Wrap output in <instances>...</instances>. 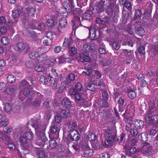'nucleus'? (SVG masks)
Segmentation results:
<instances>
[{
	"mask_svg": "<svg viewBox=\"0 0 158 158\" xmlns=\"http://www.w3.org/2000/svg\"><path fill=\"white\" fill-rule=\"evenodd\" d=\"M105 2V0H99L92 8V12L94 14L99 15L105 10L108 15H112L114 12L118 11V6L115 2H110L108 4H106V6L104 9Z\"/></svg>",
	"mask_w": 158,
	"mask_h": 158,
	"instance_id": "1",
	"label": "nucleus"
},
{
	"mask_svg": "<svg viewBox=\"0 0 158 158\" xmlns=\"http://www.w3.org/2000/svg\"><path fill=\"white\" fill-rule=\"evenodd\" d=\"M68 94L71 97H74L76 102L80 103L81 105L86 104L87 101L82 97V93H79L74 88L69 89Z\"/></svg>",
	"mask_w": 158,
	"mask_h": 158,
	"instance_id": "2",
	"label": "nucleus"
},
{
	"mask_svg": "<svg viewBox=\"0 0 158 158\" xmlns=\"http://www.w3.org/2000/svg\"><path fill=\"white\" fill-rule=\"evenodd\" d=\"M21 90L20 95H19V98L22 101L24 99V98L23 97V96L20 95H23V96H25L28 99L31 100L35 96L36 94L35 92H38L33 90H30L28 88H25Z\"/></svg>",
	"mask_w": 158,
	"mask_h": 158,
	"instance_id": "3",
	"label": "nucleus"
},
{
	"mask_svg": "<svg viewBox=\"0 0 158 158\" xmlns=\"http://www.w3.org/2000/svg\"><path fill=\"white\" fill-rule=\"evenodd\" d=\"M36 11V9L33 7H28L26 8L22 15L23 21H27L31 19L35 15Z\"/></svg>",
	"mask_w": 158,
	"mask_h": 158,
	"instance_id": "4",
	"label": "nucleus"
},
{
	"mask_svg": "<svg viewBox=\"0 0 158 158\" xmlns=\"http://www.w3.org/2000/svg\"><path fill=\"white\" fill-rule=\"evenodd\" d=\"M45 130H44V131L36 132L37 138L36 141V144L40 146H43L45 142L47 141L48 139L45 135Z\"/></svg>",
	"mask_w": 158,
	"mask_h": 158,
	"instance_id": "5",
	"label": "nucleus"
},
{
	"mask_svg": "<svg viewBox=\"0 0 158 158\" xmlns=\"http://www.w3.org/2000/svg\"><path fill=\"white\" fill-rule=\"evenodd\" d=\"M158 110L156 106V104L154 100H151L148 103V110L146 114L151 115H157Z\"/></svg>",
	"mask_w": 158,
	"mask_h": 158,
	"instance_id": "6",
	"label": "nucleus"
},
{
	"mask_svg": "<svg viewBox=\"0 0 158 158\" xmlns=\"http://www.w3.org/2000/svg\"><path fill=\"white\" fill-rule=\"evenodd\" d=\"M32 125L35 128L36 132L44 131L46 128L45 126L42 124V121L40 119L34 120Z\"/></svg>",
	"mask_w": 158,
	"mask_h": 158,
	"instance_id": "7",
	"label": "nucleus"
},
{
	"mask_svg": "<svg viewBox=\"0 0 158 158\" xmlns=\"http://www.w3.org/2000/svg\"><path fill=\"white\" fill-rule=\"evenodd\" d=\"M146 122L151 125H155L157 122V115L144 114Z\"/></svg>",
	"mask_w": 158,
	"mask_h": 158,
	"instance_id": "8",
	"label": "nucleus"
},
{
	"mask_svg": "<svg viewBox=\"0 0 158 158\" xmlns=\"http://www.w3.org/2000/svg\"><path fill=\"white\" fill-rule=\"evenodd\" d=\"M49 76L51 78L49 81L50 85L52 86L53 89H56L57 88L58 81H60L61 80V78L62 76V75L60 74L59 77H58L57 78L53 77V76L52 75V74L50 73L49 74Z\"/></svg>",
	"mask_w": 158,
	"mask_h": 158,
	"instance_id": "9",
	"label": "nucleus"
},
{
	"mask_svg": "<svg viewBox=\"0 0 158 158\" xmlns=\"http://www.w3.org/2000/svg\"><path fill=\"white\" fill-rule=\"evenodd\" d=\"M116 136L110 132L107 133L106 135V139L105 143L108 146H112L113 144L116 142Z\"/></svg>",
	"mask_w": 158,
	"mask_h": 158,
	"instance_id": "10",
	"label": "nucleus"
},
{
	"mask_svg": "<svg viewBox=\"0 0 158 158\" xmlns=\"http://www.w3.org/2000/svg\"><path fill=\"white\" fill-rule=\"evenodd\" d=\"M89 54V53L83 52L78 55L76 58V60L81 62H88L91 60Z\"/></svg>",
	"mask_w": 158,
	"mask_h": 158,
	"instance_id": "11",
	"label": "nucleus"
},
{
	"mask_svg": "<svg viewBox=\"0 0 158 158\" xmlns=\"http://www.w3.org/2000/svg\"><path fill=\"white\" fill-rule=\"evenodd\" d=\"M80 135L79 132L75 130H71L68 135L67 138L70 139L71 141H77L80 138Z\"/></svg>",
	"mask_w": 158,
	"mask_h": 158,
	"instance_id": "12",
	"label": "nucleus"
},
{
	"mask_svg": "<svg viewBox=\"0 0 158 158\" xmlns=\"http://www.w3.org/2000/svg\"><path fill=\"white\" fill-rule=\"evenodd\" d=\"M35 93L36 94L35 95V100L32 102L31 104L34 106H38L40 104L41 101L43 99L44 96L39 92H35Z\"/></svg>",
	"mask_w": 158,
	"mask_h": 158,
	"instance_id": "13",
	"label": "nucleus"
},
{
	"mask_svg": "<svg viewBox=\"0 0 158 158\" xmlns=\"http://www.w3.org/2000/svg\"><path fill=\"white\" fill-rule=\"evenodd\" d=\"M16 47L18 50L20 52L26 51L28 50L29 48L27 44L22 42L18 43L16 45Z\"/></svg>",
	"mask_w": 158,
	"mask_h": 158,
	"instance_id": "14",
	"label": "nucleus"
},
{
	"mask_svg": "<svg viewBox=\"0 0 158 158\" xmlns=\"http://www.w3.org/2000/svg\"><path fill=\"white\" fill-rule=\"evenodd\" d=\"M49 146L52 148H55L57 147V148L58 149V150L59 152H60L63 151L62 148H63V147H62V145H57V142L54 139H52L50 140L49 141Z\"/></svg>",
	"mask_w": 158,
	"mask_h": 158,
	"instance_id": "15",
	"label": "nucleus"
},
{
	"mask_svg": "<svg viewBox=\"0 0 158 158\" xmlns=\"http://www.w3.org/2000/svg\"><path fill=\"white\" fill-rule=\"evenodd\" d=\"M74 88L79 93L82 92L85 93L86 92V89L84 88L82 84L79 82H77L75 83Z\"/></svg>",
	"mask_w": 158,
	"mask_h": 158,
	"instance_id": "16",
	"label": "nucleus"
},
{
	"mask_svg": "<svg viewBox=\"0 0 158 158\" xmlns=\"http://www.w3.org/2000/svg\"><path fill=\"white\" fill-rule=\"evenodd\" d=\"M57 60L58 63H64L66 62H71V61H74V60H72L69 58L66 57L65 55H64L59 57V58H57Z\"/></svg>",
	"mask_w": 158,
	"mask_h": 158,
	"instance_id": "17",
	"label": "nucleus"
},
{
	"mask_svg": "<svg viewBox=\"0 0 158 158\" xmlns=\"http://www.w3.org/2000/svg\"><path fill=\"white\" fill-rule=\"evenodd\" d=\"M60 124H57L55 123L54 124L52 125L50 127V132L51 134H56L58 133L59 131Z\"/></svg>",
	"mask_w": 158,
	"mask_h": 158,
	"instance_id": "18",
	"label": "nucleus"
},
{
	"mask_svg": "<svg viewBox=\"0 0 158 158\" xmlns=\"http://www.w3.org/2000/svg\"><path fill=\"white\" fill-rule=\"evenodd\" d=\"M89 37L91 38L93 40H95L97 38V36L96 35L97 30L93 27H91L89 29Z\"/></svg>",
	"mask_w": 158,
	"mask_h": 158,
	"instance_id": "19",
	"label": "nucleus"
},
{
	"mask_svg": "<svg viewBox=\"0 0 158 158\" xmlns=\"http://www.w3.org/2000/svg\"><path fill=\"white\" fill-rule=\"evenodd\" d=\"M63 105L66 108H69L72 106L71 102L67 98H64L62 101Z\"/></svg>",
	"mask_w": 158,
	"mask_h": 158,
	"instance_id": "20",
	"label": "nucleus"
},
{
	"mask_svg": "<svg viewBox=\"0 0 158 158\" xmlns=\"http://www.w3.org/2000/svg\"><path fill=\"white\" fill-rule=\"evenodd\" d=\"M144 122L140 120L136 119L135 121L134 125L135 127L138 129H141L143 128L144 125Z\"/></svg>",
	"mask_w": 158,
	"mask_h": 158,
	"instance_id": "21",
	"label": "nucleus"
},
{
	"mask_svg": "<svg viewBox=\"0 0 158 158\" xmlns=\"http://www.w3.org/2000/svg\"><path fill=\"white\" fill-rule=\"evenodd\" d=\"M151 10H146L143 13V19L144 21L146 22L150 19L151 18Z\"/></svg>",
	"mask_w": 158,
	"mask_h": 158,
	"instance_id": "22",
	"label": "nucleus"
},
{
	"mask_svg": "<svg viewBox=\"0 0 158 158\" xmlns=\"http://www.w3.org/2000/svg\"><path fill=\"white\" fill-rule=\"evenodd\" d=\"M61 117L64 118L69 116L70 115V110L68 109L62 110L60 111Z\"/></svg>",
	"mask_w": 158,
	"mask_h": 158,
	"instance_id": "23",
	"label": "nucleus"
},
{
	"mask_svg": "<svg viewBox=\"0 0 158 158\" xmlns=\"http://www.w3.org/2000/svg\"><path fill=\"white\" fill-rule=\"evenodd\" d=\"M35 151L36 154L39 156L37 158H43L45 156V153L43 149H36Z\"/></svg>",
	"mask_w": 158,
	"mask_h": 158,
	"instance_id": "24",
	"label": "nucleus"
},
{
	"mask_svg": "<svg viewBox=\"0 0 158 158\" xmlns=\"http://www.w3.org/2000/svg\"><path fill=\"white\" fill-rule=\"evenodd\" d=\"M48 56L46 53H43L40 55L39 54L37 61L41 62L48 60Z\"/></svg>",
	"mask_w": 158,
	"mask_h": 158,
	"instance_id": "25",
	"label": "nucleus"
},
{
	"mask_svg": "<svg viewBox=\"0 0 158 158\" xmlns=\"http://www.w3.org/2000/svg\"><path fill=\"white\" fill-rule=\"evenodd\" d=\"M138 137L139 139L141 141L143 142L147 141L148 139V134L145 132L140 134Z\"/></svg>",
	"mask_w": 158,
	"mask_h": 158,
	"instance_id": "26",
	"label": "nucleus"
},
{
	"mask_svg": "<svg viewBox=\"0 0 158 158\" xmlns=\"http://www.w3.org/2000/svg\"><path fill=\"white\" fill-rule=\"evenodd\" d=\"M94 152L93 150L91 148L89 149H85L84 151V153L82 155L86 158H88L91 156L93 155Z\"/></svg>",
	"mask_w": 158,
	"mask_h": 158,
	"instance_id": "27",
	"label": "nucleus"
},
{
	"mask_svg": "<svg viewBox=\"0 0 158 158\" xmlns=\"http://www.w3.org/2000/svg\"><path fill=\"white\" fill-rule=\"evenodd\" d=\"M21 12V10H15L12 11V16L13 18L16 19L15 20V22L18 21V18Z\"/></svg>",
	"mask_w": 158,
	"mask_h": 158,
	"instance_id": "28",
	"label": "nucleus"
},
{
	"mask_svg": "<svg viewBox=\"0 0 158 158\" xmlns=\"http://www.w3.org/2000/svg\"><path fill=\"white\" fill-rule=\"evenodd\" d=\"M86 90H89L92 92L95 91L97 88V86L93 83H88L87 86Z\"/></svg>",
	"mask_w": 158,
	"mask_h": 158,
	"instance_id": "29",
	"label": "nucleus"
},
{
	"mask_svg": "<svg viewBox=\"0 0 158 158\" xmlns=\"http://www.w3.org/2000/svg\"><path fill=\"white\" fill-rule=\"evenodd\" d=\"M16 88V87L15 86H10L6 88V92L8 95H12L15 91Z\"/></svg>",
	"mask_w": 158,
	"mask_h": 158,
	"instance_id": "30",
	"label": "nucleus"
},
{
	"mask_svg": "<svg viewBox=\"0 0 158 158\" xmlns=\"http://www.w3.org/2000/svg\"><path fill=\"white\" fill-rule=\"evenodd\" d=\"M39 53L37 51H33L31 52L29 55V58L32 59H36L37 60V58L38 57Z\"/></svg>",
	"mask_w": 158,
	"mask_h": 158,
	"instance_id": "31",
	"label": "nucleus"
},
{
	"mask_svg": "<svg viewBox=\"0 0 158 158\" xmlns=\"http://www.w3.org/2000/svg\"><path fill=\"white\" fill-rule=\"evenodd\" d=\"M136 33L139 36H143L145 34V30L141 27L138 28L135 31Z\"/></svg>",
	"mask_w": 158,
	"mask_h": 158,
	"instance_id": "32",
	"label": "nucleus"
},
{
	"mask_svg": "<svg viewBox=\"0 0 158 158\" xmlns=\"http://www.w3.org/2000/svg\"><path fill=\"white\" fill-rule=\"evenodd\" d=\"M127 91L128 92V96L130 98L133 99L135 98L136 94L134 90L131 89H128Z\"/></svg>",
	"mask_w": 158,
	"mask_h": 158,
	"instance_id": "33",
	"label": "nucleus"
},
{
	"mask_svg": "<svg viewBox=\"0 0 158 158\" xmlns=\"http://www.w3.org/2000/svg\"><path fill=\"white\" fill-rule=\"evenodd\" d=\"M35 69L38 72H44L45 70V69L43 65H38L35 67Z\"/></svg>",
	"mask_w": 158,
	"mask_h": 158,
	"instance_id": "34",
	"label": "nucleus"
},
{
	"mask_svg": "<svg viewBox=\"0 0 158 158\" xmlns=\"http://www.w3.org/2000/svg\"><path fill=\"white\" fill-rule=\"evenodd\" d=\"M88 138L89 141H93L96 140L97 139V137L95 133L92 132L88 135Z\"/></svg>",
	"mask_w": 158,
	"mask_h": 158,
	"instance_id": "35",
	"label": "nucleus"
},
{
	"mask_svg": "<svg viewBox=\"0 0 158 158\" xmlns=\"http://www.w3.org/2000/svg\"><path fill=\"white\" fill-rule=\"evenodd\" d=\"M67 23L65 18L63 17L62 19H60L59 20V25L61 27H65L67 25Z\"/></svg>",
	"mask_w": 158,
	"mask_h": 158,
	"instance_id": "36",
	"label": "nucleus"
},
{
	"mask_svg": "<svg viewBox=\"0 0 158 158\" xmlns=\"http://www.w3.org/2000/svg\"><path fill=\"white\" fill-rule=\"evenodd\" d=\"M26 34L32 40H35L36 39V34H35V33L33 31H27V32Z\"/></svg>",
	"mask_w": 158,
	"mask_h": 158,
	"instance_id": "37",
	"label": "nucleus"
},
{
	"mask_svg": "<svg viewBox=\"0 0 158 158\" xmlns=\"http://www.w3.org/2000/svg\"><path fill=\"white\" fill-rule=\"evenodd\" d=\"M69 8L68 9L65 7L62 8L61 10H63L62 11L60 10V13L61 14H63V15H62V16L65 17H67L68 15V10H69Z\"/></svg>",
	"mask_w": 158,
	"mask_h": 158,
	"instance_id": "38",
	"label": "nucleus"
},
{
	"mask_svg": "<svg viewBox=\"0 0 158 158\" xmlns=\"http://www.w3.org/2000/svg\"><path fill=\"white\" fill-rule=\"evenodd\" d=\"M141 146L143 150L151 149V148L149 143L148 142H144L141 144Z\"/></svg>",
	"mask_w": 158,
	"mask_h": 158,
	"instance_id": "39",
	"label": "nucleus"
},
{
	"mask_svg": "<svg viewBox=\"0 0 158 158\" xmlns=\"http://www.w3.org/2000/svg\"><path fill=\"white\" fill-rule=\"evenodd\" d=\"M19 141L20 144L22 145L27 143L28 140L23 135L20 136L19 138Z\"/></svg>",
	"mask_w": 158,
	"mask_h": 158,
	"instance_id": "40",
	"label": "nucleus"
},
{
	"mask_svg": "<svg viewBox=\"0 0 158 158\" xmlns=\"http://www.w3.org/2000/svg\"><path fill=\"white\" fill-rule=\"evenodd\" d=\"M157 131H158V126L156 125L155 127V129L152 128L149 129L148 131L149 134L150 135H154L156 134Z\"/></svg>",
	"mask_w": 158,
	"mask_h": 158,
	"instance_id": "41",
	"label": "nucleus"
},
{
	"mask_svg": "<svg viewBox=\"0 0 158 158\" xmlns=\"http://www.w3.org/2000/svg\"><path fill=\"white\" fill-rule=\"evenodd\" d=\"M75 74L73 73H70L69 75L66 78V80L69 82H71L75 80Z\"/></svg>",
	"mask_w": 158,
	"mask_h": 158,
	"instance_id": "42",
	"label": "nucleus"
},
{
	"mask_svg": "<svg viewBox=\"0 0 158 158\" xmlns=\"http://www.w3.org/2000/svg\"><path fill=\"white\" fill-rule=\"evenodd\" d=\"M71 84H72L71 82H69V81L66 80L62 81L61 82L60 85L66 89L71 86Z\"/></svg>",
	"mask_w": 158,
	"mask_h": 158,
	"instance_id": "43",
	"label": "nucleus"
},
{
	"mask_svg": "<svg viewBox=\"0 0 158 158\" xmlns=\"http://www.w3.org/2000/svg\"><path fill=\"white\" fill-rule=\"evenodd\" d=\"M126 58L124 60V63L127 64H129L132 60V57L131 55H128L126 56Z\"/></svg>",
	"mask_w": 158,
	"mask_h": 158,
	"instance_id": "44",
	"label": "nucleus"
},
{
	"mask_svg": "<svg viewBox=\"0 0 158 158\" xmlns=\"http://www.w3.org/2000/svg\"><path fill=\"white\" fill-rule=\"evenodd\" d=\"M69 51L72 54L76 55L77 53V49L75 47L69 46Z\"/></svg>",
	"mask_w": 158,
	"mask_h": 158,
	"instance_id": "45",
	"label": "nucleus"
},
{
	"mask_svg": "<svg viewBox=\"0 0 158 158\" xmlns=\"http://www.w3.org/2000/svg\"><path fill=\"white\" fill-rule=\"evenodd\" d=\"M20 85L21 87H25L26 88H27L28 87H30L31 85H29V83L25 80H23L20 82Z\"/></svg>",
	"mask_w": 158,
	"mask_h": 158,
	"instance_id": "46",
	"label": "nucleus"
},
{
	"mask_svg": "<svg viewBox=\"0 0 158 158\" xmlns=\"http://www.w3.org/2000/svg\"><path fill=\"white\" fill-rule=\"evenodd\" d=\"M142 14V12L141 10L138 9L135 10V16L136 19H140Z\"/></svg>",
	"mask_w": 158,
	"mask_h": 158,
	"instance_id": "47",
	"label": "nucleus"
},
{
	"mask_svg": "<svg viewBox=\"0 0 158 158\" xmlns=\"http://www.w3.org/2000/svg\"><path fill=\"white\" fill-rule=\"evenodd\" d=\"M6 78L8 82L9 83L14 82L15 80V77L11 74L9 75Z\"/></svg>",
	"mask_w": 158,
	"mask_h": 158,
	"instance_id": "48",
	"label": "nucleus"
},
{
	"mask_svg": "<svg viewBox=\"0 0 158 158\" xmlns=\"http://www.w3.org/2000/svg\"><path fill=\"white\" fill-rule=\"evenodd\" d=\"M1 43L4 45H7L9 42L10 40L7 37H2L1 40Z\"/></svg>",
	"mask_w": 158,
	"mask_h": 158,
	"instance_id": "49",
	"label": "nucleus"
},
{
	"mask_svg": "<svg viewBox=\"0 0 158 158\" xmlns=\"http://www.w3.org/2000/svg\"><path fill=\"white\" fill-rule=\"evenodd\" d=\"M91 48L90 45L89 44H85L84 45L83 47V52L85 53H89L90 48Z\"/></svg>",
	"mask_w": 158,
	"mask_h": 158,
	"instance_id": "50",
	"label": "nucleus"
},
{
	"mask_svg": "<svg viewBox=\"0 0 158 158\" xmlns=\"http://www.w3.org/2000/svg\"><path fill=\"white\" fill-rule=\"evenodd\" d=\"M98 86H100L99 88L102 90L105 89V85L104 81L103 80H101L99 81L98 84Z\"/></svg>",
	"mask_w": 158,
	"mask_h": 158,
	"instance_id": "51",
	"label": "nucleus"
},
{
	"mask_svg": "<svg viewBox=\"0 0 158 158\" xmlns=\"http://www.w3.org/2000/svg\"><path fill=\"white\" fill-rule=\"evenodd\" d=\"M130 132L131 135L134 137H136L138 133V130L135 128H131Z\"/></svg>",
	"mask_w": 158,
	"mask_h": 158,
	"instance_id": "52",
	"label": "nucleus"
},
{
	"mask_svg": "<svg viewBox=\"0 0 158 158\" xmlns=\"http://www.w3.org/2000/svg\"><path fill=\"white\" fill-rule=\"evenodd\" d=\"M125 102L124 98L123 97H120L118 101V104L119 105V110H120V106H123Z\"/></svg>",
	"mask_w": 158,
	"mask_h": 158,
	"instance_id": "53",
	"label": "nucleus"
},
{
	"mask_svg": "<svg viewBox=\"0 0 158 158\" xmlns=\"http://www.w3.org/2000/svg\"><path fill=\"white\" fill-rule=\"evenodd\" d=\"M28 140L31 139L33 138V133L31 132H27L24 134Z\"/></svg>",
	"mask_w": 158,
	"mask_h": 158,
	"instance_id": "54",
	"label": "nucleus"
},
{
	"mask_svg": "<svg viewBox=\"0 0 158 158\" xmlns=\"http://www.w3.org/2000/svg\"><path fill=\"white\" fill-rule=\"evenodd\" d=\"M47 25L50 27H52L54 26H55L56 24V23H55L54 21L52 19H49L47 20Z\"/></svg>",
	"mask_w": 158,
	"mask_h": 158,
	"instance_id": "55",
	"label": "nucleus"
},
{
	"mask_svg": "<svg viewBox=\"0 0 158 158\" xmlns=\"http://www.w3.org/2000/svg\"><path fill=\"white\" fill-rule=\"evenodd\" d=\"M12 107L10 104L6 103L4 106V110L6 112H8L11 110Z\"/></svg>",
	"mask_w": 158,
	"mask_h": 158,
	"instance_id": "56",
	"label": "nucleus"
},
{
	"mask_svg": "<svg viewBox=\"0 0 158 158\" xmlns=\"http://www.w3.org/2000/svg\"><path fill=\"white\" fill-rule=\"evenodd\" d=\"M39 80L44 84H47L48 83V80L47 78L43 76H41L40 77Z\"/></svg>",
	"mask_w": 158,
	"mask_h": 158,
	"instance_id": "57",
	"label": "nucleus"
},
{
	"mask_svg": "<svg viewBox=\"0 0 158 158\" xmlns=\"http://www.w3.org/2000/svg\"><path fill=\"white\" fill-rule=\"evenodd\" d=\"M120 47V46L118 42L116 41L113 42L112 44V47L116 50H118Z\"/></svg>",
	"mask_w": 158,
	"mask_h": 158,
	"instance_id": "58",
	"label": "nucleus"
},
{
	"mask_svg": "<svg viewBox=\"0 0 158 158\" xmlns=\"http://www.w3.org/2000/svg\"><path fill=\"white\" fill-rule=\"evenodd\" d=\"M49 61L50 64L52 65V66L55 65L58 63V61L57 60V58H51L50 59Z\"/></svg>",
	"mask_w": 158,
	"mask_h": 158,
	"instance_id": "59",
	"label": "nucleus"
},
{
	"mask_svg": "<svg viewBox=\"0 0 158 158\" xmlns=\"http://www.w3.org/2000/svg\"><path fill=\"white\" fill-rule=\"evenodd\" d=\"M83 18L85 19L89 20L91 18V15L90 14L86 13L83 15Z\"/></svg>",
	"mask_w": 158,
	"mask_h": 158,
	"instance_id": "60",
	"label": "nucleus"
},
{
	"mask_svg": "<svg viewBox=\"0 0 158 158\" xmlns=\"http://www.w3.org/2000/svg\"><path fill=\"white\" fill-rule=\"evenodd\" d=\"M9 123L8 119H6L4 120L0 121V126H6Z\"/></svg>",
	"mask_w": 158,
	"mask_h": 158,
	"instance_id": "61",
	"label": "nucleus"
},
{
	"mask_svg": "<svg viewBox=\"0 0 158 158\" xmlns=\"http://www.w3.org/2000/svg\"><path fill=\"white\" fill-rule=\"evenodd\" d=\"M38 27H35V28L39 30H43L45 29V26L44 23H40L39 25H37Z\"/></svg>",
	"mask_w": 158,
	"mask_h": 158,
	"instance_id": "62",
	"label": "nucleus"
},
{
	"mask_svg": "<svg viewBox=\"0 0 158 158\" xmlns=\"http://www.w3.org/2000/svg\"><path fill=\"white\" fill-rule=\"evenodd\" d=\"M46 36L47 38H49L50 40H53V34L51 31L46 32Z\"/></svg>",
	"mask_w": 158,
	"mask_h": 158,
	"instance_id": "63",
	"label": "nucleus"
},
{
	"mask_svg": "<svg viewBox=\"0 0 158 158\" xmlns=\"http://www.w3.org/2000/svg\"><path fill=\"white\" fill-rule=\"evenodd\" d=\"M7 148L10 150H14L15 148V144L12 143H9L7 145Z\"/></svg>",
	"mask_w": 158,
	"mask_h": 158,
	"instance_id": "64",
	"label": "nucleus"
}]
</instances>
